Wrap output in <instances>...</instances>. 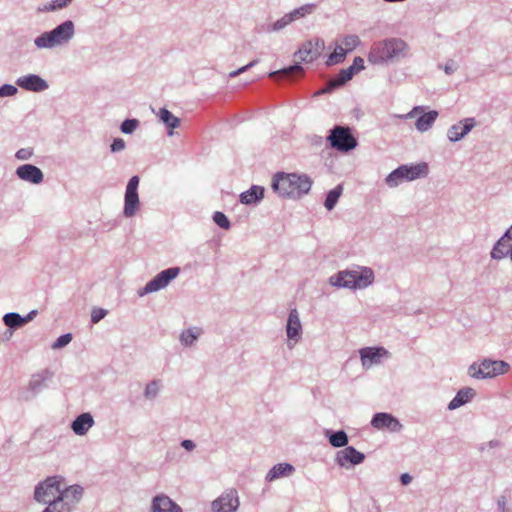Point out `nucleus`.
<instances>
[{
	"label": "nucleus",
	"instance_id": "2f4dec72",
	"mask_svg": "<svg viewBox=\"0 0 512 512\" xmlns=\"http://www.w3.org/2000/svg\"><path fill=\"white\" fill-rule=\"evenodd\" d=\"M342 192L343 187L341 184H339L326 194L324 206L327 210L331 211L336 206L340 196L342 195Z\"/></svg>",
	"mask_w": 512,
	"mask_h": 512
},
{
	"label": "nucleus",
	"instance_id": "680f3d73",
	"mask_svg": "<svg viewBox=\"0 0 512 512\" xmlns=\"http://www.w3.org/2000/svg\"><path fill=\"white\" fill-rule=\"evenodd\" d=\"M498 444H499V442L496 441V440H492V441L489 442V446L491 448L498 446Z\"/></svg>",
	"mask_w": 512,
	"mask_h": 512
},
{
	"label": "nucleus",
	"instance_id": "e433bc0d",
	"mask_svg": "<svg viewBox=\"0 0 512 512\" xmlns=\"http://www.w3.org/2000/svg\"><path fill=\"white\" fill-rule=\"evenodd\" d=\"M504 239L503 238H499L496 243L494 244L492 250H491V258L494 259V260H501L503 258H505L507 255H509V251H505L504 250Z\"/></svg>",
	"mask_w": 512,
	"mask_h": 512
},
{
	"label": "nucleus",
	"instance_id": "79ce46f5",
	"mask_svg": "<svg viewBox=\"0 0 512 512\" xmlns=\"http://www.w3.org/2000/svg\"><path fill=\"white\" fill-rule=\"evenodd\" d=\"M17 93V87L12 84H3L2 86H0V98L12 97L15 96Z\"/></svg>",
	"mask_w": 512,
	"mask_h": 512
},
{
	"label": "nucleus",
	"instance_id": "c756f323",
	"mask_svg": "<svg viewBox=\"0 0 512 512\" xmlns=\"http://www.w3.org/2000/svg\"><path fill=\"white\" fill-rule=\"evenodd\" d=\"M201 335V329L197 327H191L186 330H183L180 334V342L183 346L189 347L192 346Z\"/></svg>",
	"mask_w": 512,
	"mask_h": 512
},
{
	"label": "nucleus",
	"instance_id": "7ed1b4c3",
	"mask_svg": "<svg viewBox=\"0 0 512 512\" xmlns=\"http://www.w3.org/2000/svg\"><path fill=\"white\" fill-rule=\"evenodd\" d=\"M312 183L306 174L278 172L273 177L272 188L281 197L299 199L309 193Z\"/></svg>",
	"mask_w": 512,
	"mask_h": 512
},
{
	"label": "nucleus",
	"instance_id": "6e6552de",
	"mask_svg": "<svg viewBox=\"0 0 512 512\" xmlns=\"http://www.w3.org/2000/svg\"><path fill=\"white\" fill-rule=\"evenodd\" d=\"M326 139L333 149L340 152H349L358 145V141L349 126L335 125L329 130Z\"/></svg>",
	"mask_w": 512,
	"mask_h": 512
},
{
	"label": "nucleus",
	"instance_id": "7c9ffc66",
	"mask_svg": "<svg viewBox=\"0 0 512 512\" xmlns=\"http://www.w3.org/2000/svg\"><path fill=\"white\" fill-rule=\"evenodd\" d=\"M292 22L293 21L291 20V17L288 15V13H286L283 17L276 20L274 23L263 26L262 29L266 33L279 32L285 29Z\"/></svg>",
	"mask_w": 512,
	"mask_h": 512
},
{
	"label": "nucleus",
	"instance_id": "09e8293b",
	"mask_svg": "<svg viewBox=\"0 0 512 512\" xmlns=\"http://www.w3.org/2000/svg\"><path fill=\"white\" fill-rule=\"evenodd\" d=\"M258 60H253L251 62H249L247 65L245 66H242L240 67L239 69L237 70H234L232 72L229 73V77L230 78H235L237 77L238 75L246 72L247 70H249L250 68H252L253 66H255L257 64Z\"/></svg>",
	"mask_w": 512,
	"mask_h": 512
},
{
	"label": "nucleus",
	"instance_id": "c85d7f7f",
	"mask_svg": "<svg viewBox=\"0 0 512 512\" xmlns=\"http://www.w3.org/2000/svg\"><path fill=\"white\" fill-rule=\"evenodd\" d=\"M349 80V76H347V72L345 69H341L340 72L331 79L324 88H322L317 94H326L331 93L334 89L339 88L343 86L345 83H347Z\"/></svg>",
	"mask_w": 512,
	"mask_h": 512
},
{
	"label": "nucleus",
	"instance_id": "052dcab7",
	"mask_svg": "<svg viewBox=\"0 0 512 512\" xmlns=\"http://www.w3.org/2000/svg\"><path fill=\"white\" fill-rule=\"evenodd\" d=\"M345 71L347 72V76H349L350 79L353 78V76L358 73L356 71V69L351 65L349 66L348 68L345 69Z\"/></svg>",
	"mask_w": 512,
	"mask_h": 512
},
{
	"label": "nucleus",
	"instance_id": "b1692460",
	"mask_svg": "<svg viewBox=\"0 0 512 512\" xmlns=\"http://www.w3.org/2000/svg\"><path fill=\"white\" fill-rule=\"evenodd\" d=\"M264 192V187L252 185L248 190L240 194L239 200L245 205H255L264 198Z\"/></svg>",
	"mask_w": 512,
	"mask_h": 512
},
{
	"label": "nucleus",
	"instance_id": "1a4fd4ad",
	"mask_svg": "<svg viewBox=\"0 0 512 512\" xmlns=\"http://www.w3.org/2000/svg\"><path fill=\"white\" fill-rule=\"evenodd\" d=\"M426 106H414L407 114L400 115L402 119L416 118L415 128L417 131L424 133L430 130L437 120L439 113L436 110L426 111Z\"/></svg>",
	"mask_w": 512,
	"mask_h": 512
},
{
	"label": "nucleus",
	"instance_id": "2eb2a0df",
	"mask_svg": "<svg viewBox=\"0 0 512 512\" xmlns=\"http://www.w3.org/2000/svg\"><path fill=\"white\" fill-rule=\"evenodd\" d=\"M239 506L236 490H229L212 502V512H235Z\"/></svg>",
	"mask_w": 512,
	"mask_h": 512
},
{
	"label": "nucleus",
	"instance_id": "603ef678",
	"mask_svg": "<svg viewBox=\"0 0 512 512\" xmlns=\"http://www.w3.org/2000/svg\"><path fill=\"white\" fill-rule=\"evenodd\" d=\"M352 66L356 69L357 72H360L364 69V60L361 57H355L353 60Z\"/></svg>",
	"mask_w": 512,
	"mask_h": 512
},
{
	"label": "nucleus",
	"instance_id": "3c124183",
	"mask_svg": "<svg viewBox=\"0 0 512 512\" xmlns=\"http://www.w3.org/2000/svg\"><path fill=\"white\" fill-rule=\"evenodd\" d=\"M497 508L499 512H509V509L507 508V500L505 496H500L497 499Z\"/></svg>",
	"mask_w": 512,
	"mask_h": 512
},
{
	"label": "nucleus",
	"instance_id": "f704fd0d",
	"mask_svg": "<svg viewBox=\"0 0 512 512\" xmlns=\"http://www.w3.org/2000/svg\"><path fill=\"white\" fill-rule=\"evenodd\" d=\"M346 55L347 51H345V49L342 46L336 45L334 51L328 56L326 60V65L333 66L342 63L345 60Z\"/></svg>",
	"mask_w": 512,
	"mask_h": 512
},
{
	"label": "nucleus",
	"instance_id": "e2e57ef3",
	"mask_svg": "<svg viewBox=\"0 0 512 512\" xmlns=\"http://www.w3.org/2000/svg\"><path fill=\"white\" fill-rule=\"evenodd\" d=\"M509 257H510V260L512 262V249L509 251Z\"/></svg>",
	"mask_w": 512,
	"mask_h": 512
},
{
	"label": "nucleus",
	"instance_id": "4d7b16f0",
	"mask_svg": "<svg viewBox=\"0 0 512 512\" xmlns=\"http://www.w3.org/2000/svg\"><path fill=\"white\" fill-rule=\"evenodd\" d=\"M37 315V310H31L26 316L24 317L23 323L24 325L34 319V317Z\"/></svg>",
	"mask_w": 512,
	"mask_h": 512
},
{
	"label": "nucleus",
	"instance_id": "8fccbe9b",
	"mask_svg": "<svg viewBox=\"0 0 512 512\" xmlns=\"http://www.w3.org/2000/svg\"><path fill=\"white\" fill-rule=\"evenodd\" d=\"M456 70H457V65H456L455 61L450 59V60H448L445 63V65H444V72L447 75L453 74Z\"/></svg>",
	"mask_w": 512,
	"mask_h": 512
},
{
	"label": "nucleus",
	"instance_id": "9d476101",
	"mask_svg": "<svg viewBox=\"0 0 512 512\" xmlns=\"http://www.w3.org/2000/svg\"><path fill=\"white\" fill-rule=\"evenodd\" d=\"M139 183V176L134 175L129 179L126 185L123 207V216L125 218L135 216L140 209V199L138 194Z\"/></svg>",
	"mask_w": 512,
	"mask_h": 512
},
{
	"label": "nucleus",
	"instance_id": "ea45409f",
	"mask_svg": "<svg viewBox=\"0 0 512 512\" xmlns=\"http://www.w3.org/2000/svg\"><path fill=\"white\" fill-rule=\"evenodd\" d=\"M361 43L360 38L357 35H346L343 38V44L345 46V51L347 53L353 51L357 46H359Z\"/></svg>",
	"mask_w": 512,
	"mask_h": 512
},
{
	"label": "nucleus",
	"instance_id": "4c0bfd02",
	"mask_svg": "<svg viewBox=\"0 0 512 512\" xmlns=\"http://www.w3.org/2000/svg\"><path fill=\"white\" fill-rule=\"evenodd\" d=\"M212 219L216 225L224 230H228L231 227V222L228 217L221 211L213 213Z\"/></svg>",
	"mask_w": 512,
	"mask_h": 512
},
{
	"label": "nucleus",
	"instance_id": "864d4df0",
	"mask_svg": "<svg viewBox=\"0 0 512 512\" xmlns=\"http://www.w3.org/2000/svg\"><path fill=\"white\" fill-rule=\"evenodd\" d=\"M181 446L187 451H192L196 445L192 440L185 439L181 442Z\"/></svg>",
	"mask_w": 512,
	"mask_h": 512
},
{
	"label": "nucleus",
	"instance_id": "6ab92c4d",
	"mask_svg": "<svg viewBox=\"0 0 512 512\" xmlns=\"http://www.w3.org/2000/svg\"><path fill=\"white\" fill-rule=\"evenodd\" d=\"M181 272L180 267H170L159 272L155 277L148 281L149 290L155 292L166 288Z\"/></svg>",
	"mask_w": 512,
	"mask_h": 512
},
{
	"label": "nucleus",
	"instance_id": "ddd939ff",
	"mask_svg": "<svg viewBox=\"0 0 512 512\" xmlns=\"http://www.w3.org/2000/svg\"><path fill=\"white\" fill-rule=\"evenodd\" d=\"M365 455L353 446H346L337 451L335 462L342 468L349 469L353 466L363 463Z\"/></svg>",
	"mask_w": 512,
	"mask_h": 512
},
{
	"label": "nucleus",
	"instance_id": "13d9d810",
	"mask_svg": "<svg viewBox=\"0 0 512 512\" xmlns=\"http://www.w3.org/2000/svg\"><path fill=\"white\" fill-rule=\"evenodd\" d=\"M153 292H155V291L154 290H149L148 282H147L146 285L138 291V295L140 297H142V296H144L146 294L153 293Z\"/></svg>",
	"mask_w": 512,
	"mask_h": 512
},
{
	"label": "nucleus",
	"instance_id": "5701e85b",
	"mask_svg": "<svg viewBox=\"0 0 512 512\" xmlns=\"http://www.w3.org/2000/svg\"><path fill=\"white\" fill-rule=\"evenodd\" d=\"M93 416L88 413H81L71 422L72 431L78 436H84L94 425Z\"/></svg>",
	"mask_w": 512,
	"mask_h": 512
},
{
	"label": "nucleus",
	"instance_id": "39448f33",
	"mask_svg": "<svg viewBox=\"0 0 512 512\" xmlns=\"http://www.w3.org/2000/svg\"><path fill=\"white\" fill-rule=\"evenodd\" d=\"M75 35L73 21L66 20L50 31L41 33L34 39V45L38 49H53L66 45Z\"/></svg>",
	"mask_w": 512,
	"mask_h": 512
},
{
	"label": "nucleus",
	"instance_id": "72a5a7b5",
	"mask_svg": "<svg viewBox=\"0 0 512 512\" xmlns=\"http://www.w3.org/2000/svg\"><path fill=\"white\" fill-rule=\"evenodd\" d=\"M23 320L24 317L16 312L6 313L3 317L4 324L11 329H17L24 326Z\"/></svg>",
	"mask_w": 512,
	"mask_h": 512
},
{
	"label": "nucleus",
	"instance_id": "49530a36",
	"mask_svg": "<svg viewBox=\"0 0 512 512\" xmlns=\"http://www.w3.org/2000/svg\"><path fill=\"white\" fill-rule=\"evenodd\" d=\"M126 147V143L122 138H115L110 145V151L112 153H118L124 150Z\"/></svg>",
	"mask_w": 512,
	"mask_h": 512
},
{
	"label": "nucleus",
	"instance_id": "20e7f679",
	"mask_svg": "<svg viewBox=\"0 0 512 512\" xmlns=\"http://www.w3.org/2000/svg\"><path fill=\"white\" fill-rule=\"evenodd\" d=\"M374 282V272L365 266L339 271L329 278V284L351 290L365 289Z\"/></svg>",
	"mask_w": 512,
	"mask_h": 512
},
{
	"label": "nucleus",
	"instance_id": "393cba45",
	"mask_svg": "<svg viewBox=\"0 0 512 512\" xmlns=\"http://www.w3.org/2000/svg\"><path fill=\"white\" fill-rule=\"evenodd\" d=\"M294 472L295 468L290 463H278L268 471L265 480L267 482H273L279 478L288 477Z\"/></svg>",
	"mask_w": 512,
	"mask_h": 512
},
{
	"label": "nucleus",
	"instance_id": "a878e982",
	"mask_svg": "<svg viewBox=\"0 0 512 512\" xmlns=\"http://www.w3.org/2000/svg\"><path fill=\"white\" fill-rule=\"evenodd\" d=\"M475 390L470 387H464L460 389L454 398L449 402L448 409L449 410H455L466 403H468L474 396H475Z\"/></svg>",
	"mask_w": 512,
	"mask_h": 512
},
{
	"label": "nucleus",
	"instance_id": "a18cd8bd",
	"mask_svg": "<svg viewBox=\"0 0 512 512\" xmlns=\"http://www.w3.org/2000/svg\"><path fill=\"white\" fill-rule=\"evenodd\" d=\"M71 1L72 0H52L45 9L48 11H56L66 7Z\"/></svg>",
	"mask_w": 512,
	"mask_h": 512
},
{
	"label": "nucleus",
	"instance_id": "4468645a",
	"mask_svg": "<svg viewBox=\"0 0 512 512\" xmlns=\"http://www.w3.org/2000/svg\"><path fill=\"white\" fill-rule=\"evenodd\" d=\"M286 335L288 338V347L291 349L301 339L302 324L300 321L299 312L296 308L290 310L287 323Z\"/></svg>",
	"mask_w": 512,
	"mask_h": 512
},
{
	"label": "nucleus",
	"instance_id": "f3484780",
	"mask_svg": "<svg viewBox=\"0 0 512 512\" xmlns=\"http://www.w3.org/2000/svg\"><path fill=\"white\" fill-rule=\"evenodd\" d=\"M362 366L369 369L381 363L382 358L388 357L389 352L384 347H364L359 350Z\"/></svg>",
	"mask_w": 512,
	"mask_h": 512
},
{
	"label": "nucleus",
	"instance_id": "58836bf2",
	"mask_svg": "<svg viewBox=\"0 0 512 512\" xmlns=\"http://www.w3.org/2000/svg\"><path fill=\"white\" fill-rule=\"evenodd\" d=\"M140 121L138 119H125L121 125L120 130L124 134H132L139 127Z\"/></svg>",
	"mask_w": 512,
	"mask_h": 512
},
{
	"label": "nucleus",
	"instance_id": "cd10ccee",
	"mask_svg": "<svg viewBox=\"0 0 512 512\" xmlns=\"http://www.w3.org/2000/svg\"><path fill=\"white\" fill-rule=\"evenodd\" d=\"M325 436L327 437L330 445L334 448H345L349 442L348 435L344 430H326Z\"/></svg>",
	"mask_w": 512,
	"mask_h": 512
},
{
	"label": "nucleus",
	"instance_id": "412c9836",
	"mask_svg": "<svg viewBox=\"0 0 512 512\" xmlns=\"http://www.w3.org/2000/svg\"><path fill=\"white\" fill-rule=\"evenodd\" d=\"M16 85L31 92H42L48 89L49 85L45 79L37 74H27L18 77Z\"/></svg>",
	"mask_w": 512,
	"mask_h": 512
},
{
	"label": "nucleus",
	"instance_id": "f257e3e1",
	"mask_svg": "<svg viewBox=\"0 0 512 512\" xmlns=\"http://www.w3.org/2000/svg\"><path fill=\"white\" fill-rule=\"evenodd\" d=\"M84 494L78 484L65 486V478L61 475L46 477L34 488L33 499L46 507L42 512H74Z\"/></svg>",
	"mask_w": 512,
	"mask_h": 512
},
{
	"label": "nucleus",
	"instance_id": "4be33fe9",
	"mask_svg": "<svg viewBox=\"0 0 512 512\" xmlns=\"http://www.w3.org/2000/svg\"><path fill=\"white\" fill-rule=\"evenodd\" d=\"M150 512H183L182 508L164 493L152 498Z\"/></svg>",
	"mask_w": 512,
	"mask_h": 512
},
{
	"label": "nucleus",
	"instance_id": "473e14b6",
	"mask_svg": "<svg viewBox=\"0 0 512 512\" xmlns=\"http://www.w3.org/2000/svg\"><path fill=\"white\" fill-rule=\"evenodd\" d=\"M316 9V4L314 3H308L305 5H302L298 8H295L291 12L288 13V15L291 17V20L294 22L296 20H299L301 18H304L310 14H312Z\"/></svg>",
	"mask_w": 512,
	"mask_h": 512
},
{
	"label": "nucleus",
	"instance_id": "f03ea898",
	"mask_svg": "<svg viewBox=\"0 0 512 512\" xmlns=\"http://www.w3.org/2000/svg\"><path fill=\"white\" fill-rule=\"evenodd\" d=\"M409 53V45L401 38L391 37L373 43L368 61L373 65H389L400 62Z\"/></svg>",
	"mask_w": 512,
	"mask_h": 512
},
{
	"label": "nucleus",
	"instance_id": "a211bd4d",
	"mask_svg": "<svg viewBox=\"0 0 512 512\" xmlns=\"http://www.w3.org/2000/svg\"><path fill=\"white\" fill-rule=\"evenodd\" d=\"M370 423L375 429H387L391 432H400L403 428V425L396 417L386 412L375 413Z\"/></svg>",
	"mask_w": 512,
	"mask_h": 512
},
{
	"label": "nucleus",
	"instance_id": "bf43d9fd",
	"mask_svg": "<svg viewBox=\"0 0 512 512\" xmlns=\"http://www.w3.org/2000/svg\"><path fill=\"white\" fill-rule=\"evenodd\" d=\"M501 238L512 241V225L504 232Z\"/></svg>",
	"mask_w": 512,
	"mask_h": 512
},
{
	"label": "nucleus",
	"instance_id": "f8f14e48",
	"mask_svg": "<svg viewBox=\"0 0 512 512\" xmlns=\"http://www.w3.org/2000/svg\"><path fill=\"white\" fill-rule=\"evenodd\" d=\"M53 377V373L49 369L41 370L33 374L29 380L26 392L23 394L22 399L25 401L32 400L41 391H43L47 384L46 382Z\"/></svg>",
	"mask_w": 512,
	"mask_h": 512
},
{
	"label": "nucleus",
	"instance_id": "dca6fc26",
	"mask_svg": "<svg viewBox=\"0 0 512 512\" xmlns=\"http://www.w3.org/2000/svg\"><path fill=\"white\" fill-rule=\"evenodd\" d=\"M475 126V118H464L448 128L447 137L450 142H458L468 135Z\"/></svg>",
	"mask_w": 512,
	"mask_h": 512
},
{
	"label": "nucleus",
	"instance_id": "6e6d98bb",
	"mask_svg": "<svg viewBox=\"0 0 512 512\" xmlns=\"http://www.w3.org/2000/svg\"><path fill=\"white\" fill-rule=\"evenodd\" d=\"M310 141L313 145H316V146H320L323 144L324 142V139L322 136H318V135H313L311 138H310Z\"/></svg>",
	"mask_w": 512,
	"mask_h": 512
},
{
	"label": "nucleus",
	"instance_id": "5fc2aeb1",
	"mask_svg": "<svg viewBox=\"0 0 512 512\" xmlns=\"http://www.w3.org/2000/svg\"><path fill=\"white\" fill-rule=\"evenodd\" d=\"M400 482L404 486L409 485L412 482V476L408 473H403L400 476Z\"/></svg>",
	"mask_w": 512,
	"mask_h": 512
},
{
	"label": "nucleus",
	"instance_id": "423d86ee",
	"mask_svg": "<svg viewBox=\"0 0 512 512\" xmlns=\"http://www.w3.org/2000/svg\"><path fill=\"white\" fill-rule=\"evenodd\" d=\"M429 173V167L426 162L417 164H403L391 171L385 178V183L390 188L399 186L404 181H414L424 178Z\"/></svg>",
	"mask_w": 512,
	"mask_h": 512
},
{
	"label": "nucleus",
	"instance_id": "de8ad7c7",
	"mask_svg": "<svg viewBox=\"0 0 512 512\" xmlns=\"http://www.w3.org/2000/svg\"><path fill=\"white\" fill-rule=\"evenodd\" d=\"M107 314V311L102 308H95L92 310L91 313V321L92 323H98L100 320H102Z\"/></svg>",
	"mask_w": 512,
	"mask_h": 512
},
{
	"label": "nucleus",
	"instance_id": "37998d69",
	"mask_svg": "<svg viewBox=\"0 0 512 512\" xmlns=\"http://www.w3.org/2000/svg\"><path fill=\"white\" fill-rule=\"evenodd\" d=\"M34 150L31 147L21 148L15 153V158L20 161H27L32 158Z\"/></svg>",
	"mask_w": 512,
	"mask_h": 512
},
{
	"label": "nucleus",
	"instance_id": "c03bdc74",
	"mask_svg": "<svg viewBox=\"0 0 512 512\" xmlns=\"http://www.w3.org/2000/svg\"><path fill=\"white\" fill-rule=\"evenodd\" d=\"M286 77L303 73V67L300 63H295L281 71Z\"/></svg>",
	"mask_w": 512,
	"mask_h": 512
},
{
	"label": "nucleus",
	"instance_id": "bb28decb",
	"mask_svg": "<svg viewBox=\"0 0 512 512\" xmlns=\"http://www.w3.org/2000/svg\"><path fill=\"white\" fill-rule=\"evenodd\" d=\"M157 116L160 119V121L164 123L167 128L170 129L168 131L169 136L173 135V129L180 126V119L176 117L167 108H160L159 111L157 112Z\"/></svg>",
	"mask_w": 512,
	"mask_h": 512
},
{
	"label": "nucleus",
	"instance_id": "aec40b11",
	"mask_svg": "<svg viewBox=\"0 0 512 512\" xmlns=\"http://www.w3.org/2000/svg\"><path fill=\"white\" fill-rule=\"evenodd\" d=\"M15 175L22 181L33 185H39L44 180L42 170L33 164H22L15 170Z\"/></svg>",
	"mask_w": 512,
	"mask_h": 512
},
{
	"label": "nucleus",
	"instance_id": "0eeeda50",
	"mask_svg": "<svg viewBox=\"0 0 512 512\" xmlns=\"http://www.w3.org/2000/svg\"><path fill=\"white\" fill-rule=\"evenodd\" d=\"M510 365L503 360L485 358L480 362H473L468 367V375L471 378L482 380L490 379L508 372Z\"/></svg>",
	"mask_w": 512,
	"mask_h": 512
},
{
	"label": "nucleus",
	"instance_id": "c9c22d12",
	"mask_svg": "<svg viewBox=\"0 0 512 512\" xmlns=\"http://www.w3.org/2000/svg\"><path fill=\"white\" fill-rule=\"evenodd\" d=\"M161 389V381L160 380H152L149 382L144 389V397L148 400L155 399Z\"/></svg>",
	"mask_w": 512,
	"mask_h": 512
},
{
	"label": "nucleus",
	"instance_id": "9b49d317",
	"mask_svg": "<svg viewBox=\"0 0 512 512\" xmlns=\"http://www.w3.org/2000/svg\"><path fill=\"white\" fill-rule=\"evenodd\" d=\"M325 48L324 40L321 38H315L305 41L301 47L295 52L294 57L300 62L312 63L322 53Z\"/></svg>",
	"mask_w": 512,
	"mask_h": 512
},
{
	"label": "nucleus",
	"instance_id": "a19ab883",
	"mask_svg": "<svg viewBox=\"0 0 512 512\" xmlns=\"http://www.w3.org/2000/svg\"><path fill=\"white\" fill-rule=\"evenodd\" d=\"M71 340H72L71 333L63 334L55 340V342L52 344V348L53 349H61V348L65 347L66 345H68L71 342Z\"/></svg>",
	"mask_w": 512,
	"mask_h": 512
}]
</instances>
